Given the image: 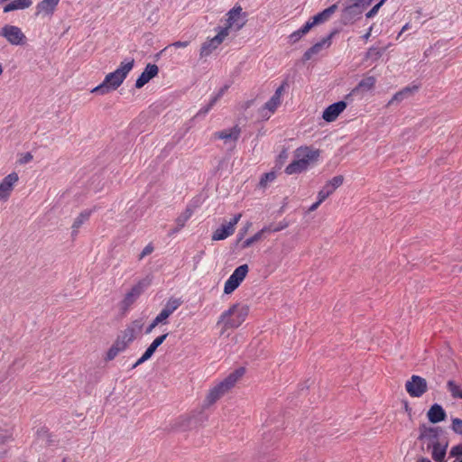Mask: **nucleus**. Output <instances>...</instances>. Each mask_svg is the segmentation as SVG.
<instances>
[{
    "instance_id": "f257e3e1",
    "label": "nucleus",
    "mask_w": 462,
    "mask_h": 462,
    "mask_svg": "<svg viewBox=\"0 0 462 462\" xmlns=\"http://www.w3.org/2000/svg\"><path fill=\"white\" fill-rule=\"evenodd\" d=\"M134 66V60L127 58L124 60L119 67L113 72L108 73L103 82L92 89V93L106 95L112 90L117 89L124 80L126 79L129 72Z\"/></svg>"
},
{
    "instance_id": "f03ea898",
    "label": "nucleus",
    "mask_w": 462,
    "mask_h": 462,
    "mask_svg": "<svg viewBox=\"0 0 462 462\" xmlns=\"http://www.w3.org/2000/svg\"><path fill=\"white\" fill-rule=\"evenodd\" d=\"M319 157V151L310 146H300L294 151L293 161L286 167L289 175L300 173L315 163Z\"/></svg>"
},
{
    "instance_id": "7ed1b4c3",
    "label": "nucleus",
    "mask_w": 462,
    "mask_h": 462,
    "mask_svg": "<svg viewBox=\"0 0 462 462\" xmlns=\"http://www.w3.org/2000/svg\"><path fill=\"white\" fill-rule=\"evenodd\" d=\"M244 374L245 368L240 367L232 372L220 383L212 388L207 396L206 401L208 404L210 405L216 402L221 396H223L236 384V383L244 375Z\"/></svg>"
},
{
    "instance_id": "20e7f679",
    "label": "nucleus",
    "mask_w": 462,
    "mask_h": 462,
    "mask_svg": "<svg viewBox=\"0 0 462 462\" xmlns=\"http://www.w3.org/2000/svg\"><path fill=\"white\" fill-rule=\"evenodd\" d=\"M249 309L246 305L235 304L222 313L219 322L224 323L225 328H238L246 319Z\"/></svg>"
},
{
    "instance_id": "39448f33",
    "label": "nucleus",
    "mask_w": 462,
    "mask_h": 462,
    "mask_svg": "<svg viewBox=\"0 0 462 462\" xmlns=\"http://www.w3.org/2000/svg\"><path fill=\"white\" fill-rule=\"evenodd\" d=\"M247 22V13L243 11L240 5H235L226 14V23L222 29H226L227 35L230 31L238 32Z\"/></svg>"
},
{
    "instance_id": "423d86ee",
    "label": "nucleus",
    "mask_w": 462,
    "mask_h": 462,
    "mask_svg": "<svg viewBox=\"0 0 462 462\" xmlns=\"http://www.w3.org/2000/svg\"><path fill=\"white\" fill-rule=\"evenodd\" d=\"M151 284L152 278L150 276H146L138 281L125 294L124 300L121 301V308L124 310H127Z\"/></svg>"
},
{
    "instance_id": "0eeeda50",
    "label": "nucleus",
    "mask_w": 462,
    "mask_h": 462,
    "mask_svg": "<svg viewBox=\"0 0 462 462\" xmlns=\"http://www.w3.org/2000/svg\"><path fill=\"white\" fill-rule=\"evenodd\" d=\"M0 36L5 38L12 45L19 46L26 42V36L22 29L12 24H5L0 27Z\"/></svg>"
},
{
    "instance_id": "6e6552de",
    "label": "nucleus",
    "mask_w": 462,
    "mask_h": 462,
    "mask_svg": "<svg viewBox=\"0 0 462 462\" xmlns=\"http://www.w3.org/2000/svg\"><path fill=\"white\" fill-rule=\"evenodd\" d=\"M248 273V265L242 264L238 266L233 273L229 276V278L225 282L224 292L226 294L232 293L244 281L246 274Z\"/></svg>"
},
{
    "instance_id": "1a4fd4ad",
    "label": "nucleus",
    "mask_w": 462,
    "mask_h": 462,
    "mask_svg": "<svg viewBox=\"0 0 462 462\" xmlns=\"http://www.w3.org/2000/svg\"><path fill=\"white\" fill-rule=\"evenodd\" d=\"M405 390L411 397H420L428 390L427 381L419 375H412L406 382Z\"/></svg>"
},
{
    "instance_id": "9d476101",
    "label": "nucleus",
    "mask_w": 462,
    "mask_h": 462,
    "mask_svg": "<svg viewBox=\"0 0 462 462\" xmlns=\"http://www.w3.org/2000/svg\"><path fill=\"white\" fill-rule=\"evenodd\" d=\"M227 32L226 29H219L217 34L203 42L200 48V57H208L216 50L226 39Z\"/></svg>"
},
{
    "instance_id": "9b49d317",
    "label": "nucleus",
    "mask_w": 462,
    "mask_h": 462,
    "mask_svg": "<svg viewBox=\"0 0 462 462\" xmlns=\"http://www.w3.org/2000/svg\"><path fill=\"white\" fill-rule=\"evenodd\" d=\"M240 134L241 128L238 125H235L232 128L214 133L213 137L215 139L224 140L225 143H230L234 147Z\"/></svg>"
},
{
    "instance_id": "f8f14e48",
    "label": "nucleus",
    "mask_w": 462,
    "mask_h": 462,
    "mask_svg": "<svg viewBox=\"0 0 462 462\" xmlns=\"http://www.w3.org/2000/svg\"><path fill=\"white\" fill-rule=\"evenodd\" d=\"M17 173L8 174L0 183V201L7 200L11 195L14 184L18 181Z\"/></svg>"
},
{
    "instance_id": "ddd939ff",
    "label": "nucleus",
    "mask_w": 462,
    "mask_h": 462,
    "mask_svg": "<svg viewBox=\"0 0 462 462\" xmlns=\"http://www.w3.org/2000/svg\"><path fill=\"white\" fill-rule=\"evenodd\" d=\"M283 91V86L279 87L273 96L267 101L263 107V116L270 117V116L277 109L282 102V95Z\"/></svg>"
},
{
    "instance_id": "4468645a",
    "label": "nucleus",
    "mask_w": 462,
    "mask_h": 462,
    "mask_svg": "<svg viewBox=\"0 0 462 462\" xmlns=\"http://www.w3.org/2000/svg\"><path fill=\"white\" fill-rule=\"evenodd\" d=\"M168 337V333H165L158 337H156L152 343L148 346V348L145 350V352L143 354V356L133 365V368H135L144 363L145 361L149 360L152 355L154 354L155 350L159 346H161L166 337Z\"/></svg>"
},
{
    "instance_id": "2eb2a0df",
    "label": "nucleus",
    "mask_w": 462,
    "mask_h": 462,
    "mask_svg": "<svg viewBox=\"0 0 462 462\" xmlns=\"http://www.w3.org/2000/svg\"><path fill=\"white\" fill-rule=\"evenodd\" d=\"M159 72V68L155 64H147L144 70L142 72V74L138 77L135 82V88H143L146 83H148L152 79L157 76Z\"/></svg>"
},
{
    "instance_id": "dca6fc26",
    "label": "nucleus",
    "mask_w": 462,
    "mask_h": 462,
    "mask_svg": "<svg viewBox=\"0 0 462 462\" xmlns=\"http://www.w3.org/2000/svg\"><path fill=\"white\" fill-rule=\"evenodd\" d=\"M346 107L345 101H338L328 106L323 112V119L327 122H333L337 119L340 113H342Z\"/></svg>"
},
{
    "instance_id": "f3484780",
    "label": "nucleus",
    "mask_w": 462,
    "mask_h": 462,
    "mask_svg": "<svg viewBox=\"0 0 462 462\" xmlns=\"http://www.w3.org/2000/svg\"><path fill=\"white\" fill-rule=\"evenodd\" d=\"M337 10V5H332L331 6L326 8L322 12L314 15L311 19H310L307 23L308 24H311V29L317 25L323 23L330 19L333 14Z\"/></svg>"
},
{
    "instance_id": "a211bd4d",
    "label": "nucleus",
    "mask_w": 462,
    "mask_h": 462,
    "mask_svg": "<svg viewBox=\"0 0 462 462\" xmlns=\"http://www.w3.org/2000/svg\"><path fill=\"white\" fill-rule=\"evenodd\" d=\"M419 89L417 85L407 86L395 93L392 99L388 102L387 106H392L394 103H401L402 101L412 97Z\"/></svg>"
},
{
    "instance_id": "6ab92c4d",
    "label": "nucleus",
    "mask_w": 462,
    "mask_h": 462,
    "mask_svg": "<svg viewBox=\"0 0 462 462\" xmlns=\"http://www.w3.org/2000/svg\"><path fill=\"white\" fill-rule=\"evenodd\" d=\"M60 0H42L36 5V15H51L58 5Z\"/></svg>"
},
{
    "instance_id": "aec40b11",
    "label": "nucleus",
    "mask_w": 462,
    "mask_h": 462,
    "mask_svg": "<svg viewBox=\"0 0 462 462\" xmlns=\"http://www.w3.org/2000/svg\"><path fill=\"white\" fill-rule=\"evenodd\" d=\"M181 305V300L180 299L171 298L170 299L164 308L161 310V312L157 315V317L162 321L165 322L166 319Z\"/></svg>"
},
{
    "instance_id": "412c9836",
    "label": "nucleus",
    "mask_w": 462,
    "mask_h": 462,
    "mask_svg": "<svg viewBox=\"0 0 462 462\" xmlns=\"http://www.w3.org/2000/svg\"><path fill=\"white\" fill-rule=\"evenodd\" d=\"M332 35L333 33L322 39L320 42H317L311 48H310L303 55L304 60H310L314 55L318 54L324 47H328L331 44Z\"/></svg>"
},
{
    "instance_id": "4be33fe9",
    "label": "nucleus",
    "mask_w": 462,
    "mask_h": 462,
    "mask_svg": "<svg viewBox=\"0 0 462 462\" xmlns=\"http://www.w3.org/2000/svg\"><path fill=\"white\" fill-rule=\"evenodd\" d=\"M428 419L432 423H438L445 420L446 412L439 404H433L427 413Z\"/></svg>"
},
{
    "instance_id": "5701e85b",
    "label": "nucleus",
    "mask_w": 462,
    "mask_h": 462,
    "mask_svg": "<svg viewBox=\"0 0 462 462\" xmlns=\"http://www.w3.org/2000/svg\"><path fill=\"white\" fill-rule=\"evenodd\" d=\"M362 10L357 6V5L353 2L348 4L343 10V18L346 21H352L356 16L362 14Z\"/></svg>"
},
{
    "instance_id": "b1692460",
    "label": "nucleus",
    "mask_w": 462,
    "mask_h": 462,
    "mask_svg": "<svg viewBox=\"0 0 462 462\" xmlns=\"http://www.w3.org/2000/svg\"><path fill=\"white\" fill-rule=\"evenodd\" d=\"M234 230L226 223L217 228L212 235V240L219 241L227 238L234 234Z\"/></svg>"
},
{
    "instance_id": "393cba45",
    "label": "nucleus",
    "mask_w": 462,
    "mask_h": 462,
    "mask_svg": "<svg viewBox=\"0 0 462 462\" xmlns=\"http://www.w3.org/2000/svg\"><path fill=\"white\" fill-rule=\"evenodd\" d=\"M32 5V0H14L11 3L7 4L4 7L5 13H9L14 10H23L30 7Z\"/></svg>"
},
{
    "instance_id": "a878e982",
    "label": "nucleus",
    "mask_w": 462,
    "mask_h": 462,
    "mask_svg": "<svg viewBox=\"0 0 462 462\" xmlns=\"http://www.w3.org/2000/svg\"><path fill=\"white\" fill-rule=\"evenodd\" d=\"M91 213H92V210H84L78 216V217L74 220L72 226H71L72 236H77L79 229L86 221L88 220Z\"/></svg>"
},
{
    "instance_id": "bb28decb",
    "label": "nucleus",
    "mask_w": 462,
    "mask_h": 462,
    "mask_svg": "<svg viewBox=\"0 0 462 462\" xmlns=\"http://www.w3.org/2000/svg\"><path fill=\"white\" fill-rule=\"evenodd\" d=\"M226 88V87L221 88L219 91L211 97L208 105L200 108V110L197 113L196 116H205L206 114H208L210 111V109L215 106V104L221 98Z\"/></svg>"
},
{
    "instance_id": "cd10ccee",
    "label": "nucleus",
    "mask_w": 462,
    "mask_h": 462,
    "mask_svg": "<svg viewBox=\"0 0 462 462\" xmlns=\"http://www.w3.org/2000/svg\"><path fill=\"white\" fill-rule=\"evenodd\" d=\"M271 230H272V226H264L263 229L258 231L253 236H251V237L247 238L246 240H245L244 243H243V245H242L243 248H247V247L251 246L253 244H254L255 242H258V241L262 240L263 236V234L264 233H271Z\"/></svg>"
},
{
    "instance_id": "c85d7f7f",
    "label": "nucleus",
    "mask_w": 462,
    "mask_h": 462,
    "mask_svg": "<svg viewBox=\"0 0 462 462\" xmlns=\"http://www.w3.org/2000/svg\"><path fill=\"white\" fill-rule=\"evenodd\" d=\"M127 347L125 342L117 339L107 352L106 359L113 360L119 353L125 351Z\"/></svg>"
},
{
    "instance_id": "c756f323",
    "label": "nucleus",
    "mask_w": 462,
    "mask_h": 462,
    "mask_svg": "<svg viewBox=\"0 0 462 462\" xmlns=\"http://www.w3.org/2000/svg\"><path fill=\"white\" fill-rule=\"evenodd\" d=\"M193 214L192 209L188 207L184 212H182L177 218H176V228L172 230V233L179 232L186 224V222L191 217Z\"/></svg>"
},
{
    "instance_id": "7c9ffc66",
    "label": "nucleus",
    "mask_w": 462,
    "mask_h": 462,
    "mask_svg": "<svg viewBox=\"0 0 462 462\" xmlns=\"http://www.w3.org/2000/svg\"><path fill=\"white\" fill-rule=\"evenodd\" d=\"M447 389L454 399H462V387L453 380L447 383Z\"/></svg>"
},
{
    "instance_id": "2f4dec72",
    "label": "nucleus",
    "mask_w": 462,
    "mask_h": 462,
    "mask_svg": "<svg viewBox=\"0 0 462 462\" xmlns=\"http://www.w3.org/2000/svg\"><path fill=\"white\" fill-rule=\"evenodd\" d=\"M446 456V448L440 443H433L432 457L436 462H442Z\"/></svg>"
},
{
    "instance_id": "473e14b6",
    "label": "nucleus",
    "mask_w": 462,
    "mask_h": 462,
    "mask_svg": "<svg viewBox=\"0 0 462 462\" xmlns=\"http://www.w3.org/2000/svg\"><path fill=\"white\" fill-rule=\"evenodd\" d=\"M310 30H311V24H308V23H306L301 28L293 32L290 35L289 38H290L291 42L295 43L301 37H303L305 34H307Z\"/></svg>"
},
{
    "instance_id": "72a5a7b5",
    "label": "nucleus",
    "mask_w": 462,
    "mask_h": 462,
    "mask_svg": "<svg viewBox=\"0 0 462 462\" xmlns=\"http://www.w3.org/2000/svg\"><path fill=\"white\" fill-rule=\"evenodd\" d=\"M420 439H430L432 440L433 439L437 438V430L433 428H427L425 426L420 428Z\"/></svg>"
},
{
    "instance_id": "f704fd0d",
    "label": "nucleus",
    "mask_w": 462,
    "mask_h": 462,
    "mask_svg": "<svg viewBox=\"0 0 462 462\" xmlns=\"http://www.w3.org/2000/svg\"><path fill=\"white\" fill-rule=\"evenodd\" d=\"M136 336L137 334L128 327L118 339H120L122 342H125V345L128 346V344L132 342L136 337Z\"/></svg>"
},
{
    "instance_id": "c9c22d12",
    "label": "nucleus",
    "mask_w": 462,
    "mask_h": 462,
    "mask_svg": "<svg viewBox=\"0 0 462 462\" xmlns=\"http://www.w3.org/2000/svg\"><path fill=\"white\" fill-rule=\"evenodd\" d=\"M375 84V79L374 77H368L360 81L358 87L364 90L371 89Z\"/></svg>"
},
{
    "instance_id": "e433bc0d",
    "label": "nucleus",
    "mask_w": 462,
    "mask_h": 462,
    "mask_svg": "<svg viewBox=\"0 0 462 462\" xmlns=\"http://www.w3.org/2000/svg\"><path fill=\"white\" fill-rule=\"evenodd\" d=\"M276 178V175L274 172H267L263 174L260 180V186L263 188H265L268 183L273 182Z\"/></svg>"
},
{
    "instance_id": "4c0bfd02",
    "label": "nucleus",
    "mask_w": 462,
    "mask_h": 462,
    "mask_svg": "<svg viewBox=\"0 0 462 462\" xmlns=\"http://www.w3.org/2000/svg\"><path fill=\"white\" fill-rule=\"evenodd\" d=\"M333 192L334 190H332V189L328 184H326L318 194V199H319V202H323Z\"/></svg>"
},
{
    "instance_id": "58836bf2",
    "label": "nucleus",
    "mask_w": 462,
    "mask_h": 462,
    "mask_svg": "<svg viewBox=\"0 0 462 462\" xmlns=\"http://www.w3.org/2000/svg\"><path fill=\"white\" fill-rule=\"evenodd\" d=\"M343 180V176L338 175L333 177L329 181L327 182V184L332 189V190L335 191L336 189L342 185Z\"/></svg>"
},
{
    "instance_id": "ea45409f",
    "label": "nucleus",
    "mask_w": 462,
    "mask_h": 462,
    "mask_svg": "<svg viewBox=\"0 0 462 462\" xmlns=\"http://www.w3.org/2000/svg\"><path fill=\"white\" fill-rule=\"evenodd\" d=\"M383 5V0H381L378 4H376L373 8L366 13L365 16L366 18H372L374 17L381 8V6Z\"/></svg>"
},
{
    "instance_id": "a19ab883",
    "label": "nucleus",
    "mask_w": 462,
    "mask_h": 462,
    "mask_svg": "<svg viewBox=\"0 0 462 462\" xmlns=\"http://www.w3.org/2000/svg\"><path fill=\"white\" fill-rule=\"evenodd\" d=\"M452 429L456 433L462 434V420L454 419L452 420Z\"/></svg>"
},
{
    "instance_id": "79ce46f5",
    "label": "nucleus",
    "mask_w": 462,
    "mask_h": 462,
    "mask_svg": "<svg viewBox=\"0 0 462 462\" xmlns=\"http://www.w3.org/2000/svg\"><path fill=\"white\" fill-rule=\"evenodd\" d=\"M154 250V247L152 244H148L142 251L139 255V260L143 259L145 256L151 254Z\"/></svg>"
},
{
    "instance_id": "37998d69",
    "label": "nucleus",
    "mask_w": 462,
    "mask_h": 462,
    "mask_svg": "<svg viewBox=\"0 0 462 462\" xmlns=\"http://www.w3.org/2000/svg\"><path fill=\"white\" fill-rule=\"evenodd\" d=\"M136 334H138L143 328V321L142 319H136L132 322V324L129 326Z\"/></svg>"
},
{
    "instance_id": "c03bdc74",
    "label": "nucleus",
    "mask_w": 462,
    "mask_h": 462,
    "mask_svg": "<svg viewBox=\"0 0 462 462\" xmlns=\"http://www.w3.org/2000/svg\"><path fill=\"white\" fill-rule=\"evenodd\" d=\"M32 155L30 152H25L21 154L18 162L20 164H26L32 160Z\"/></svg>"
},
{
    "instance_id": "a18cd8bd",
    "label": "nucleus",
    "mask_w": 462,
    "mask_h": 462,
    "mask_svg": "<svg viewBox=\"0 0 462 462\" xmlns=\"http://www.w3.org/2000/svg\"><path fill=\"white\" fill-rule=\"evenodd\" d=\"M162 321L156 316L152 322L147 327L145 333L150 334Z\"/></svg>"
},
{
    "instance_id": "49530a36",
    "label": "nucleus",
    "mask_w": 462,
    "mask_h": 462,
    "mask_svg": "<svg viewBox=\"0 0 462 462\" xmlns=\"http://www.w3.org/2000/svg\"><path fill=\"white\" fill-rule=\"evenodd\" d=\"M449 456H461L462 457V444L452 447Z\"/></svg>"
},
{
    "instance_id": "de8ad7c7",
    "label": "nucleus",
    "mask_w": 462,
    "mask_h": 462,
    "mask_svg": "<svg viewBox=\"0 0 462 462\" xmlns=\"http://www.w3.org/2000/svg\"><path fill=\"white\" fill-rule=\"evenodd\" d=\"M242 217V214L239 213V214H236L232 220H230L229 222H227L226 224L232 227V229L235 231L236 229V224L238 223V221L240 220Z\"/></svg>"
},
{
    "instance_id": "09e8293b",
    "label": "nucleus",
    "mask_w": 462,
    "mask_h": 462,
    "mask_svg": "<svg viewBox=\"0 0 462 462\" xmlns=\"http://www.w3.org/2000/svg\"><path fill=\"white\" fill-rule=\"evenodd\" d=\"M242 217V214L239 213V214H236L232 220H230L229 222H227L226 224L232 227V229L235 231L236 229V224L238 223V221L240 220Z\"/></svg>"
},
{
    "instance_id": "8fccbe9b",
    "label": "nucleus",
    "mask_w": 462,
    "mask_h": 462,
    "mask_svg": "<svg viewBox=\"0 0 462 462\" xmlns=\"http://www.w3.org/2000/svg\"><path fill=\"white\" fill-rule=\"evenodd\" d=\"M357 6L363 11L365 7L371 5V0H355Z\"/></svg>"
},
{
    "instance_id": "3c124183",
    "label": "nucleus",
    "mask_w": 462,
    "mask_h": 462,
    "mask_svg": "<svg viewBox=\"0 0 462 462\" xmlns=\"http://www.w3.org/2000/svg\"><path fill=\"white\" fill-rule=\"evenodd\" d=\"M172 45L176 48H185L189 45V42L179 41V42H175Z\"/></svg>"
},
{
    "instance_id": "603ef678",
    "label": "nucleus",
    "mask_w": 462,
    "mask_h": 462,
    "mask_svg": "<svg viewBox=\"0 0 462 462\" xmlns=\"http://www.w3.org/2000/svg\"><path fill=\"white\" fill-rule=\"evenodd\" d=\"M286 226H287V224H279L277 226L272 227L271 232L281 231V230L284 229Z\"/></svg>"
},
{
    "instance_id": "864d4df0",
    "label": "nucleus",
    "mask_w": 462,
    "mask_h": 462,
    "mask_svg": "<svg viewBox=\"0 0 462 462\" xmlns=\"http://www.w3.org/2000/svg\"><path fill=\"white\" fill-rule=\"evenodd\" d=\"M321 203H322V202H319V199H318V201H317V202H315L314 204H312V205L310 206V209H309V210H310V211H314V210H316Z\"/></svg>"
},
{
    "instance_id": "5fc2aeb1",
    "label": "nucleus",
    "mask_w": 462,
    "mask_h": 462,
    "mask_svg": "<svg viewBox=\"0 0 462 462\" xmlns=\"http://www.w3.org/2000/svg\"><path fill=\"white\" fill-rule=\"evenodd\" d=\"M372 30H373V26H370L368 32L363 35V39L365 41H367L369 39V37L371 36Z\"/></svg>"
},
{
    "instance_id": "6e6d98bb",
    "label": "nucleus",
    "mask_w": 462,
    "mask_h": 462,
    "mask_svg": "<svg viewBox=\"0 0 462 462\" xmlns=\"http://www.w3.org/2000/svg\"><path fill=\"white\" fill-rule=\"evenodd\" d=\"M48 436H49V434H48V431H46V430H43L39 433V438H42V439L47 438Z\"/></svg>"
},
{
    "instance_id": "4d7b16f0",
    "label": "nucleus",
    "mask_w": 462,
    "mask_h": 462,
    "mask_svg": "<svg viewBox=\"0 0 462 462\" xmlns=\"http://www.w3.org/2000/svg\"><path fill=\"white\" fill-rule=\"evenodd\" d=\"M455 457V460L453 462H462V457L461 456H453Z\"/></svg>"
},
{
    "instance_id": "13d9d810",
    "label": "nucleus",
    "mask_w": 462,
    "mask_h": 462,
    "mask_svg": "<svg viewBox=\"0 0 462 462\" xmlns=\"http://www.w3.org/2000/svg\"><path fill=\"white\" fill-rule=\"evenodd\" d=\"M419 462H431V461L428 458H421Z\"/></svg>"
},
{
    "instance_id": "bf43d9fd",
    "label": "nucleus",
    "mask_w": 462,
    "mask_h": 462,
    "mask_svg": "<svg viewBox=\"0 0 462 462\" xmlns=\"http://www.w3.org/2000/svg\"><path fill=\"white\" fill-rule=\"evenodd\" d=\"M3 73V67L2 65L0 64V75Z\"/></svg>"
}]
</instances>
